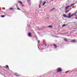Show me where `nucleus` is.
<instances>
[{
  "instance_id": "nucleus-29",
  "label": "nucleus",
  "mask_w": 77,
  "mask_h": 77,
  "mask_svg": "<svg viewBox=\"0 0 77 77\" xmlns=\"http://www.w3.org/2000/svg\"><path fill=\"white\" fill-rule=\"evenodd\" d=\"M45 46H46V47H47V45L46 44V45H45Z\"/></svg>"
},
{
  "instance_id": "nucleus-34",
  "label": "nucleus",
  "mask_w": 77,
  "mask_h": 77,
  "mask_svg": "<svg viewBox=\"0 0 77 77\" xmlns=\"http://www.w3.org/2000/svg\"><path fill=\"white\" fill-rule=\"evenodd\" d=\"M28 1H30V0H28Z\"/></svg>"
},
{
  "instance_id": "nucleus-33",
  "label": "nucleus",
  "mask_w": 77,
  "mask_h": 77,
  "mask_svg": "<svg viewBox=\"0 0 77 77\" xmlns=\"http://www.w3.org/2000/svg\"><path fill=\"white\" fill-rule=\"evenodd\" d=\"M66 73H67V72H66Z\"/></svg>"
},
{
  "instance_id": "nucleus-23",
  "label": "nucleus",
  "mask_w": 77,
  "mask_h": 77,
  "mask_svg": "<svg viewBox=\"0 0 77 77\" xmlns=\"http://www.w3.org/2000/svg\"><path fill=\"white\" fill-rule=\"evenodd\" d=\"M75 13H76V14H77V10H76V11L75 12Z\"/></svg>"
},
{
  "instance_id": "nucleus-18",
  "label": "nucleus",
  "mask_w": 77,
  "mask_h": 77,
  "mask_svg": "<svg viewBox=\"0 0 77 77\" xmlns=\"http://www.w3.org/2000/svg\"><path fill=\"white\" fill-rule=\"evenodd\" d=\"M64 41H66H66H67L68 40H67V39H64Z\"/></svg>"
},
{
  "instance_id": "nucleus-26",
  "label": "nucleus",
  "mask_w": 77,
  "mask_h": 77,
  "mask_svg": "<svg viewBox=\"0 0 77 77\" xmlns=\"http://www.w3.org/2000/svg\"><path fill=\"white\" fill-rule=\"evenodd\" d=\"M72 6V5H70L69 6V7H71V6Z\"/></svg>"
},
{
  "instance_id": "nucleus-5",
  "label": "nucleus",
  "mask_w": 77,
  "mask_h": 77,
  "mask_svg": "<svg viewBox=\"0 0 77 77\" xmlns=\"http://www.w3.org/2000/svg\"><path fill=\"white\" fill-rule=\"evenodd\" d=\"M48 27L49 28H51V29H52L53 28V26L51 25V26H48Z\"/></svg>"
},
{
  "instance_id": "nucleus-32",
  "label": "nucleus",
  "mask_w": 77,
  "mask_h": 77,
  "mask_svg": "<svg viewBox=\"0 0 77 77\" xmlns=\"http://www.w3.org/2000/svg\"><path fill=\"white\" fill-rule=\"evenodd\" d=\"M0 68H2V67H1V66H0Z\"/></svg>"
},
{
  "instance_id": "nucleus-27",
  "label": "nucleus",
  "mask_w": 77,
  "mask_h": 77,
  "mask_svg": "<svg viewBox=\"0 0 77 77\" xmlns=\"http://www.w3.org/2000/svg\"><path fill=\"white\" fill-rule=\"evenodd\" d=\"M67 2H68V3H69H69H70V2H68V0L67 1Z\"/></svg>"
},
{
  "instance_id": "nucleus-36",
  "label": "nucleus",
  "mask_w": 77,
  "mask_h": 77,
  "mask_svg": "<svg viewBox=\"0 0 77 77\" xmlns=\"http://www.w3.org/2000/svg\"><path fill=\"white\" fill-rule=\"evenodd\" d=\"M3 9V10H5V9Z\"/></svg>"
},
{
  "instance_id": "nucleus-10",
  "label": "nucleus",
  "mask_w": 77,
  "mask_h": 77,
  "mask_svg": "<svg viewBox=\"0 0 77 77\" xmlns=\"http://www.w3.org/2000/svg\"><path fill=\"white\" fill-rule=\"evenodd\" d=\"M19 3H20V4H21V5H23V3L20 1H19Z\"/></svg>"
},
{
  "instance_id": "nucleus-11",
  "label": "nucleus",
  "mask_w": 77,
  "mask_h": 77,
  "mask_svg": "<svg viewBox=\"0 0 77 77\" xmlns=\"http://www.w3.org/2000/svg\"><path fill=\"white\" fill-rule=\"evenodd\" d=\"M67 24L66 25H65V24H63V27H65V26H67Z\"/></svg>"
},
{
  "instance_id": "nucleus-1",
  "label": "nucleus",
  "mask_w": 77,
  "mask_h": 77,
  "mask_svg": "<svg viewBox=\"0 0 77 77\" xmlns=\"http://www.w3.org/2000/svg\"><path fill=\"white\" fill-rule=\"evenodd\" d=\"M57 70L58 72H60V71H62V68H58L57 69Z\"/></svg>"
},
{
  "instance_id": "nucleus-35",
  "label": "nucleus",
  "mask_w": 77,
  "mask_h": 77,
  "mask_svg": "<svg viewBox=\"0 0 77 77\" xmlns=\"http://www.w3.org/2000/svg\"><path fill=\"white\" fill-rule=\"evenodd\" d=\"M3 9V10H5V9Z\"/></svg>"
},
{
  "instance_id": "nucleus-31",
  "label": "nucleus",
  "mask_w": 77,
  "mask_h": 77,
  "mask_svg": "<svg viewBox=\"0 0 77 77\" xmlns=\"http://www.w3.org/2000/svg\"><path fill=\"white\" fill-rule=\"evenodd\" d=\"M75 19H76V20H77V17H75Z\"/></svg>"
},
{
  "instance_id": "nucleus-3",
  "label": "nucleus",
  "mask_w": 77,
  "mask_h": 77,
  "mask_svg": "<svg viewBox=\"0 0 77 77\" xmlns=\"http://www.w3.org/2000/svg\"><path fill=\"white\" fill-rule=\"evenodd\" d=\"M28 36L29 37H31V36H32V34L30 32H29Z\"/></svg>"
},
{
  "instance_id": "nucleus-13",
  "label": "nucleus",
  "mask_w": 77,
  "mask_h": 77,
  "mask_svg": "<svg viewBox=\"0 0 77 77\" xmlns=\"http://www.w3.org/2000/svg\"><path fill=\"white\" fill-rule=\"evenodd\" d=\"M6 66L7 67L8 69H9V66H8V65H6Z\"/></svg>"
},
{
  "instance_id": "nucleus-19",
  "label": "nucleus",
  "mask_w": 77,
  "mask_h": 77,
  "mask_svg": "<svg viewBox=\"0 0 77 77\" xmlns=\"http://www.w3.org/2000/svg\"><path fill=\"white\" fill-rule=\"evenodd\" d=\"M14 75H16V76H19V75H17L14 74Z\"/></svg>"
},
{
  "instance_id": "nucleus-37",
  "label": "nucleus",
  "mask_w": 77,
  "mask_h": 77,
  "mask_svg": "<svg viewBox=\"0 0 77 77\" xmlns=\"http://www.w3.org/2000/svg\"><path fill=\"white\" fill-rule=\"evenodd\" d=\"M4 14H6V13H5Z\"/></svg>"
},
{
  "instance_id": "nucleus-14",
  "label": "nucleus",
  "mask_w": 77,
  "mask_h": 77,
  "mask_svg": "<svg viewBox=\"0 0 77 77\" xmlns=\"http://www.w3.org/2000/svg\"><path fill=\"white\" fill-rule=\"evenodd\" d=\"M1 17L2 18H4V17H5V15H2Z\"/></svg>"
},
{
  "instance_id": "nucleus-9",
  "label": "nucleus",
  "mask_w": 77,
  "mask_h": 77,
  "mask_svg": "<svg viewBox=\"0 0 77 77\" xmlns=\"http://www.w3.org/2000/svg\"><path fill=\"white\" fill-rule=\"evenodd\" d=\"M46 3V2H45L43 4L42 6H44V5H45Z\"/></svg>"
},
{
  "instance_id": "nucleus-25",
  "label": "nucleus",
  "mask_w": 77,
  "mask_h": 77,
  "mask_svg": "<svg viewBox=\"0 0 77 77\" xmlns=\"http://www.w3.org/2000/svg\"><path fill=\"white\" fill-rule=\"evenodd\" d=\"M40 3H42V1H40Z\"/></svg>"
},
{
  "instance_id": "nucleus-2",
  "label": "nucleus",
  "mask_w": 77,
  "mask_h": 77,
  "mask_svg": "<svg viewBox=\"0 0 77 77\" xmlns=\"http://www.w3.org/2000/svg\"><path fill=\"white\" fill-rule=\"evenodd\" d=\"M63 16L64 18H68V16L66 15L65 14H63Z\"/></svg>"
},
{
  "instance_id": "nucleus-39",
  "label": "nucleus",
  "mask_w": 77,
  "mask_h": 77,
  "mask_svg": "<svg viewBox=\"0 0 77 77\" xmlns=\"http://www.w3.org/2000/svg\"><path fill=\"white\" fill-rule=\"evenodd\" d=\"M28 27H29V26H28Z\"/></svg>"
},
{
  "instance_id": "nucleus-28",
  "label": "nucleus",
  "mask_w": 77,
  "mask_h": 77,
  "mask_svg": "<svg viewBox=\"0 0 77 77\" xmlns=\"http://www.w3.org/2000/svg\"><path fill=\"white\" fill-rule=\"evenodd\" d=\"M39 42H40V41H38V43H39Z\"/></svg>"
},
{
  "instance_id": "nucleus-4",
  "label": "nucleus",
  "mask_w": 77,
  "mask_h": 77,
  "mask_svg": "<svg viewBox=\"0 0 77 77\" xmlns=\"http://www.w3.org/2000/svg\"><path fill=\"white\" fill-rule=\"evenodd\" d=\"M69 7V5H68L66 7H65V9H66V10L67 9H68V8Z\"/></svg>"
},
{
  "instance_id": "nucleus-38",
  "label": "nucleus",
  "mask_w": 77,
  "mask_h": 77,
  "mask_svg": "<svg viewBox=\"0 0 77 77\" xmlns=\"http://www.w3.org/2000/svg\"><path fill=\"white\" fill-rule=\"evenodd\" d=\"M1 12H3V11H2Z\"/></svg>"
},
{
  "instance_id": "nucleus-12",
  "label": "nucleus",
  "mask_w": 77,
  "mask_h": 77,
  "mask_svg": "<svg viewBox=\"0 0 77 77\" xmlns=\"http://www.w3.org/2000/svg\"><path fill=\"white\" fill-rule=\"evenodd\" d=\"M71 42H72L74 43L75 42V40H73V41H71Z\"/></svg>"
},
{
  "instance_id": "nucleus-17",
  "label": "nucleus",
  "mask_w": 77,
  "mask_h": 77,
  "mask_svg": "<svg viewBox=\"0 0 77 77\" xmlns=\"http://www.w3.org/2000/svg\"><path fill=\"white\" fill-rule=\"evenodd\" d=\"M69 11H67L66 12V13L67 14V13H68L69 12Z\"/></svg>"
},
{
  "instance_id": "nucleus-16",
  "label": "nucleus",
  "mask_w": 77,
  "mask_h": 77,
  "mask_svg": "<svg viewBox=\"0 0 77 77\" xmlns=\"http://www.w3.org/2000/svg\"><path fill=\"white\" fill-rule=\"evenodd\" d=\"M71 13H70L69 14V16H70L71 15Z\"/></svg>"
},
{
  "instance_id": "nucleus-24",
  "label": "nucleus",
  "mask_w": 77,
  "mask_h": 77,
  "mask_svg": "<svg viewBox=\"0 0 77 77\" xmlns=\"http://www.w3.org/2000/svg\"><path fill=\"white\" fill-rule=\"evenodd\" d=\"M75 5V4H72V6H73V5Z\"/></svg>"
},
{
  "instance_id": "nucleus-8",
  "label": "nucleus",
  "mask_w": 77,
  "mask_h": 77,
  "mask_svg": "<svg viewBox=\"0 0 77 77\" xmlns=\"http://www.w3.org/2000/svg\"><path fill=\"white\" fill-rule=\"evenodd\" d=\"M73 15H75V16H76L77 15V14H76L75 13H74L73 14Z\"/></svg>"
},
{
  "instance_id": "nucleus-30",
  "label": "nucleus",
  "mask_w": 77,
  "mask_h": 77,
  "mask_svg": "<svg viewBox=\"0 0 77 77\" xmlns=\"http://www.w3.org/2000/svg\"><path fill=\"white\" fill-rule=\"evenodd\" d=\"M54 0H51V1H52V2H53Z\"/></svg>"
},
{
  "instance_id": "nucleus-7",
  "label": "nucleus",
  "mask_w": 77,
  "mask_h": 77,
  "mask_svg": "<svg viewBox=\"0 0 77 77\" xmlns=\"http://www.w3.org/2000/svg\"><path fill=\"white\" fill-rule=\"evenodd\" d=\"M54 45V48H57V46H56V44Z\"/></svg>"
},
{
  "instance_id": "nucleus-21",
  "label": "nucleus",
  "mask_w": 77,
  "mask_h": 77,
  "mask_svg": "<svg viewBox=\"0 0 77 77\" xmlns=\"http://www.w3.org/2000/svg\"><path fill=\"white\" fill-rule=\"evenodd\" d=\"M17 9L19 10H21V9L19 8H18Z\"/></svg>"
},
{
  "instance_id": "nucleus-6",
  "label": "nucleus",
  "mask_w": 77,
  "mask_h": 77,
  "mask_svg": "<svg viewBox=\"0 0 77 77\" xmlns=\"http://www.w3.org/2000/svg\"><path fill=\"white\" fill-rule=\"evenodd\" d=\"M54 9H55V8H54L52 9L51 10H50L49 11L50 12H52V11H53V10H54Z\"/></svg>"
},
{
  "instance_id": "nucleus-15",
  "label": "nucleus",
  "mask_w": 77,
  "mask_h": 77,
  "mask_svg": "<svg viewBox=\"0 0 77 77\" xmlns=\"http://www.w3.org/2000/svg\"><path fill=\"white\" fill-rule=\"evenodd\" d=\"M68 18H71V16H68Z\"/></svg>"
},
{
  "instance_id": "nucleus-20",
  "label": "nucleus",
  "mask_w": 77,
  "mask_h": 77,
  "mask_svg": "<svg viewBox=\"0 0 77 77\" xmlns=\"http://www.w3.org/2000/svg\"><path fill=\"white\" fill-rule=\"evenodd\" d=\"M10 10H12L13 9V8H11L10 9Z\"/></svg>"
},
{
  "instance_id": "nucleus-22",
  "label": "nucleus",
  "mask_w": 77,
  "mask_h": 77,
  "mask_svg": "<svg viewBox=\"0 0 77 77\" xmlns=\"http://www.w3.org/2000/svg\"><path fill=\"white\" fill-rule=\"evenodd\" d=\"M74 15H73V14H71V15H70V16H71V17H72Z\"/></svg>"
}]
</instances>
